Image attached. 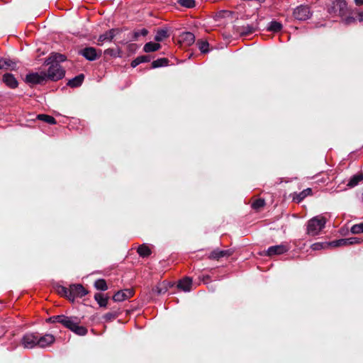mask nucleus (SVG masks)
<instances>
[{"label":"nucleus","mask_w":363,"mask_h":363,"mask_svg":"<svg viewBox=\"0 0 363 363\" xmlns=\"http://www.w3.org/2000/svg\"><path fill=\"white\" fill-rule=\"evenodd\" d=\"M312 15L310 8L306 5L297 6L293 12L294 19L297 21H306L310 18Z\"/></svg>","instance_id":"obj_5"},{"label":"nucleus","mask_w":363,"mask_h":363,"mask_svg":"<svg viewBox=\"0 0 363 363\" xmlns=\"http://www.w3.org/2000/svg\"><path fill=\"white\" fill-rule=\"evenodd\" d=\"M359 21H363V13H360L359 14Z\"/></svg>","instance_id":"obj_51"},{"label":"nucleus","mask_w":363,"mask_h":363,"mask_svg":"<svg viewBox=\"0 0 363 363\" xmlns=\"http://www.w3.org/2000/svg\"><path fill=\"white\" fill-rule=\"evenodd\" d=\"M84 79V75L83 74H80L72 79H69L67 82V86L70 87H78L81 86L83 81Z\"/></svg>","instance_id":"obj_21"},{"label":"nucleus","mask_w":363,"mask_h":363,"mask_svg":"<svg viewBox=\"0 0 363 363\" xmlns=\"http://www.w3.org/2000/svg\"><path fill=\"white\" fill-rule=\"evenodd\" d=\"M119 314L120 313L118 311L108 312L104 315V319L107 322L112 321L115 320Z\"/></svg>","instance_id":"obj_39"},{"label":"nucleus","mask_w":363,"mask_h":363,"mask_svg":"<svg viewBox=\"0 0 363 363\" xmlns=\"http://www.w3.org/2000/svg\"><path fill=\"white\" fill-rule=\"evenodd\" d=\"M357 6H361L363 4V0H354Z\"/></svg>","instance_id":"obj_50"},{"label":"nucleus","mask_w":363,"mask_h":363,"mask_svg":"<svg viewBox=\"0 0 363 363\" xmlns=\"http://www.w3.org/2000/svg\"><path fill=\"white\" fill-rule=\"evenodd\" d=\"M354 21H355V19L352 17H349L345 19V22L347 24L354 22Z\"/></svg>","instance_id":"obj_49"},{"label":"nucleus","mask_w":363,"mask_h":363,"mask_svg":"<svg viewBox=\"0 0 363 363\" xmlns=\"http://www.w3.org/2000/svg\"><path fill=\"white\" fill-rule=\"evenodd\" d=\"M169 37V35L167 33V30L165 29H160L158 30L155 36V40L156 42H161L165 38H167Z\"/></svg>","instance_id":"obj_30"},{"label":"nucleus","mask_w":363,"mask_h":363,"mask_svg":"<svg viewBox=\"0 0 363 363\" xmlns=\"http://www.w3.org/2000/svg\"><path fill=\"white\" fill-rule=\"evenodd\" d=\"M141 63L148 62L151 60L152 57L150 55L139 56Z\"/></svg>","instance_id":"obj_46"},{"label":"nucleus","mask_w":363,"mask_h":363,"mask_svg":"<svg viewBox=\"0 0 363 363\" xmlns=\"http://www.w3.org/2000/svg\"><path fill=\"white\" fill-rule=\"evenodd\" d=\"M108 296H105L101 293H96L94 295V299L98 303L100 307H106L108 302Z\"/></svg>","instance_id":"obj_22"},{"label":"nucleus","mask_w":363,"mask_h":363,"mask_svg":"<svg viewBox=\"0 0 363 363\" xmlns=\"http://www.w3.org/2000/svg\"><path fill=\"white\" fill-rule=\"evenodd\" d=\"M177 4L186 9H191L196 6V1L194 0H177Z\"/></svg>","instance_id":"obj_31"},{"label":"nucleus","mask_w":363,"mask_h":363,"mask_svg":"<svg viewBox=\"0 0 363 363\" xmlns=\"http://www.w3.org/2000/svg\"><path fill=\"white\" fill-rule=\"evenodd\" d=\"M233 254V250L230 249L225 250H220L219 249H216L208 255V259L218 261L220 260V259L223 257H228L231 256Z\"/></svg>","instance_id":"obj_11"},{"label":"nucleus","mask_w":363,"mask_h":363,"mask_svg":"<svg viewBox=\"0 0 363 363\" xmlns=\"http://www.w3.org/2000/svg\"><path fill=\"white\" fill-rule=\"evenodd\" d=\"M45 72L30 73L26 77V82L32 84H42L46 82Z\"/></svg>","instance_id":"obj_9"},{"label":"nucleus","mask_w":363,"mask_h":363,"mask_svg":"<svg viewBox=\"0 0 363 363\" xmlns=\"http://www.w3.org/2000/svg\"><path fill=\"white\" fill-rule=\"evenodd\" d=\"M312 193V189L311 188H307L300 192L299 194H296L293 196V200L297 203H300L302 200H303L308 195H310Z\"/></svg>","instance_id":"obj_23"},{"label":"nucleus","mask_w":363,"mask_h":363,"mask_svg":"<svg viewBox=\"0 0 363 363\" xmlns=\"http://www.w3.org/2000/svg\"><path fill=\"white\" fill-rule=\"evenodd\" d=\"M3 82L11 89H15L18 86V81L12 74L6 73L3 75Z\"/></svg>","instance_id":"obj_17"},{"label":"nucleus","mask_w":363,"mask_h":363,"mask_svg":"<svg viewBox=\"0 0 363 363\" xmlns=\"http://www.w3.org/2000/svg\"><path fill=\"white\" fill-rule=\"evenodd\" d=\"M138 253L140 257H147L150 255L151 250L150 247L145 245H141L137 250Z\"/></svg>","instance_id":"obj_28"},{"label":"nucleus","mask_w":363,"mask_h":363,"mask_svg":"<svg viewBox=\"0 0 363 363\" xmlns=\"http://www.w3.org/2000/svg\"><path fill=\"white\" fill-rule=\"evenodd\" d=\"M282 24L277 21H272L269 23L267 30L272 32L277 33L282 29Z\"/></svg>","instance_id":"obj_27"},{"label":"nucleus","mask_w":363,"mask_h":363,"mask_svg":"<svg viewBox=\"0 0 363 363\" xmlns=\"http://www.w3.org/2000/svg\"><path fill=\"white\" fill-rule=\"evenodd\" d=\"M141 63L140 60V58H139V56L138 57H136L134 60L132 61L131 62V66L133 67H137L138 65H140Z\"/></svg>","instance_id":"obj_47"},{"label":"nucleus","mask_w":363,"mask_h":363,"mask_svg":"<svg viewBox=\"0 0 363 363\" xmlns=\"http://www.w3.org/2000/svg\"><path fill=\"white\" fill-rule=\"evenodd\" d=\"M265 206V201L263 199H257L255 200L251 205V207L255 211H259Z\"/></svg>","instance_id":"obj_33"},{"label":"nucleus","mask_w":363,"mask_h":363,"mask_svg":"<svg viewBox=\"0 0 363 363\" xmlns=\"http://www.w3.org/2000/svg\"><path fill=\"white\" fill-rule=\"evenodd\" d=\"M79 320L77 317L72 316L68 317L65 315H63L61 323L63 326H65L66 328H68L70 330H73L74 326L76 324L79 323Z\"/></svg>","instance_id":"obj_13"},{"label":"nucleus","mask_w":363,"mask_h":363,"mask_svg":"<svg viewBox=\"0 0 363 363\" xmlns=\"http://www.w3.org/2000/svg\"><path fill=\"white\" fill-rule=\"evenodd\" d=\"M161 48V45L158 43L149 42L147 43L144 47L143 50L145 52H155Z\"/></svg>","instance_id":"obj_25"},{"label":"nucleus","mask_w":363,"mask_h":363,"mask_svg":"<svg viewBox=\"0 0 363 363\" xmlns=\"http://www.w3.org/2000/svg\"><path fill=\"white\" fill-rule=\"evenodd\" d=\"M56 291L58 294H60L62 296L67 297L69 300V288L68 289L63 286H57L56 287Z\"/></svg>","instance_id":"obj_35"},{"label":"nucleus","mask_w":363,"mask_h":363,"mask_svg":"<svg viewBox=\"0 0 363 363\" xmlns=\"http://www.w3.org/2000/svg\"><path fill=\"white\" fill-rule=\"evenodd\" d=\"M148 33V30L146 28L135 30L133 33V40H138L140 36H145Z\"/></svg>","instance_id":"obj_38"},{"label":"nucleus","mask_w":363,"mask_h":363,"mask_svg":"<svg viewBox=\"0 0 363 363\" xmlns=\"http://www.w3.org/2000/svg\"><path fill=\"white\" fill-rule=\"evenodd\" d=\"M6 64V59L0 57V69H4Z\"/></svg>","instance_id":"obj_48"},{"label":"nucleus","mask_w":363,"mask_h":363,"mask_svg":"<svg viewBox=\"0 0 363 363\" xmlns=\"http://www.w3.org/2000/svg\"><path fill=\"white\" fill-rule=\"evenodd\" d=\"M196 44L199 47V49L202 53H207L209 51V43H208V41L199 40Z\"/></svg>","instance_id":"obj_32"},{"label":"nucleus","mask_w":363,"mask_h":363,"mask_svg":"<svg viewBox=\"0 0 363 363\" xmlns=\"http://www.w3.org/2000/svg\"><path fill=\"white\" fill-rule=\"evenodd\" d=\"M351 233L353 234L363 233V223L354 225L351 228Z\"/></svg>","instance_id":"obj_42"},{"label":"nucleus","mask_w":363,"mask_h":363,"mask_svg":"<svg viewBox=\"0 0 363 363\" xmlns=\"http://www.w3.org/2000/svg\"><path fill=\"white\" fill-rule=\"evenodd\" d=\"M235 29L237 33L241 36H247L255 30V28L252 26L248 24L246 26H238Z\"/></svg>","instance_id":"obj_19"},{"label":"nucleus","mask_w":363,"mask_h":363,"mask_svg":"<svg viewBox=\"0 0 363 363\" xmlns=\"http://www.w3.org/2000/svg\"><path fill=\"white\" fill-rule=\"evenodd\" d=\"M134 291L132 289L118 291L113 295V300L116 302H121L132 297Z\"/></svg>","instance_id":"obj_12"},{"label":"nucleus","mask_w":363,"mask_h":363,"mask_svg":"<svg viewBox=\"0 0 363 363\" xmlns=\"http://www.w3.org/2000/svg\"><path fill=\"white\" fill-rule=\"evenodd\" d=\"M65 74V69L58 63L50 64L49 68L45 72L46 79L53 82H56L62 79Z\"/></svg>","instance_id":"obj_3"},{"label":"nucleus","mask_w":363,"mask_h":363,"mask_svg":"<svg viewBox=\"0 0 363 363\" xmlns=\"http://www.w3.org/2000/svg\"><path fill=\"white\" fill-rule=\"evenodd\" d=\"M62 317H63V315H54V316L49 318L47 320V322L52 323H61Z\"/></svg>","instance_id":"obj_44"},{"label":"nucleus","mask_w":363,"mask_h":363,"mask_svg":"<svg viewBox=\"0 0 363 363\" xmlns=\"http://www.w3.org/2000/svg\"><path fill=\"white\" fill-rule=\"evenodd\" d=\"M55 341V337L51 334L40 335L38 333V347L45 348L52 345Z\"/></svg>","instance_id":"obj_10"},{"label":"nucleus","mask_w":363,"mask_h":363,"mask_svg":"<svg viewBox=\"0 0 363 363\" xmlns=\"http://www.w3.org/2000/svg\"><path fill=\"white\" fill-rule=\"evenodd\" d=\"M38 333H28L23 335L21 345L26 349L38 347Z\"/></svg>","instance_id":"obj_4"},{"label":"nucleus","mask_w":363,"mask_h":363,"mask_svg":"<svg viewBox=\"0 0 363 363\" xmlns=\"http://www.w3.org/2000/svg\"><path fill=\"white\" fill-rule=\"evenodd\" d=\"M66 60V56L60 54L57 52H52L50 55L45 60V65H49L52 63H58L60 62H64Z\"/></svg>","instance_id":"obj_14"},{"label":"nucleus","mask_w":363,"mask_h":363,"mask_svg":"<svg viewBox=\"0 0 363 363\" xmlns=\"http://www.w3.org/2000/svg\"><path fill=\"white\" fill-rule=\"evenodd\" d=\"M330 247V245H328V242H316L312 245L311 248L313 250H319L323 248Z\"/></svg>","instance_id":"obj_41"},{"label":"nucleus","mask_w":363,"mask_h":363,"mask_svg":"<svg viewBox=\"0 0 363 363\" xmlns=\"http://www.w3.org/2000/svg\"><path fill=\"white\" fill-rule=\"evenodd\" d=\"M79 54L82 55L89 61H94L99 59L101 55V50H97L93 47H86L79 51Z\"/></svg>","instance_id":"obj_7"},{"label":"nucleus","mask_w":363,"mask_h":363,"mask_svg":"<svg viewBox=\"0 0 363 363\" xmlns=\"http://www.w3.org/2000/svg\"><path fill=\"white\" fill-rule=\"evenodd\" d=\"M6 68L4 69H7L9 68H11V69H14L16 67L15 62H12L10 60H6V64H5Z\"/></svg>","instance_id":"obj_45"},{"label":"nucleus","mask_w":363,"mask_h":363,"mask_svg":"<svg viewBox=\"0 0 363 363\" xmlns=\"http://www.w3.org/2000/svg\"><path fill=\"white\" fill-rule=\"evenodd\" d=\"M94 286L98 289V290H101V291H106L108 289V286H107V284H106V282L104 279H97L95 283H94Z\"/></svg>","instance_id":"obj_36"},{"label":"nucleus","mask_w":363,"mask_h":363,"mask_svg":"<svg viewBox=\"0 0 363 363\" xmlns=\"http://www.w3.org/2000/svg\"><path fill=\"white\" fill-rule=\"evenodd\" d=\"M363 240L359 238H348L347 242L348 245H357L362 243Z\"/></svg>","instance_id":"obj_43"},{"label":"nucleus","mask_w":363,"mask_h":363,"mask_svg":"<svg viewBox=\"0 0 363 363\" xmlns=\"http://www.w3.org/2000/svg\"><path fill=\"white\" fill-rule=\"evenodd\" d=\"M69 301H74L75 298H82L88 294V291L80 284L69 286Z\"/></svg>","instance_id":"obj_6"},{"label":"nucleus","mask_w":363,"mask_h":363,"mask_svg":"<svg viewBox=\"0 0 363 363\" xmlns=\"http://www.w3.org/2000/svg\"><path fill=\"white\" fill-rule=\"evenodd\" d=\"M210 279V277L208 275H206V276H204L203 277V280L205 281V280H207V279Z\"/></svg>","instance_id":"obj_52"},{"label":"nucleus","mask_w":363,"mask_h":363,"mask_svg":"<svg viewBox=\"0 0 363 363\" xmlns=\"http://www.w3.org/2000/svg\"><path fill=\"white\" fill-rule=\"evenodd\" d=\"M172 286L173 284H172L171 282L164 281L161 284L155 286L152 289V291L157 294V295L163 294H165L168 291V289Z\"/></svg>","instance_id":"obj_16"},{"label":"nucleus","mask_w":363,"mask_h":363,"mask_svg":"<svg viewBox=\"0 0 363 363\" xmlns=\"http://www.w3.org/2000/svg\"><path fill=\"white\" fill-rule=\"evenodd\" d=\"M72 332H74L77 335L83 336L86 335L88 330L85 327L80 326L79 325V324H76Z\"/></svg>","instance_id":"obj_37"},{"label":"nucleus","mask_w":363,"mask_h":363,"mask_svg":"<svg viewBox=\"0 0 363 363\" xmlns=\"http://www.w3.org/2000/svg\"><path fill=\"white\" fill-rule=\"evenodd\" d=\"M326 220L324 217L316 216L308 223L307 233L311 236L317 235L325 227Z\"/></svg>","instance_id":"obj_2"},{"label":"nucleus","mask_w":363,"mask_h":363,"mask_svg":"<svg viewBox=\"0 0 363 363\" xmlns=\"http://www.w3.org/2000/svg\"><path fill=\"white\" fill-rule=\"evenodd\" d=\"M169 60L166 57L157 59L156 60H154L152 62L151 68L155 69V68L167 66L169 65Z\"/></svg>","instance_id":"obj_26"},{"label":"nucleus","mask_w":363,"mask_h":363,"mask_svg":"<svg viewBox=\"0 0 363 363\" xmlns=\"http://www.w3.org/2000/svg\"><path fill=\"white\" fill-rule=\"evenodd\" d=\"M118 30L111 29L105 33L99 35L98 39V45H101L104 41H111L115 37Z\"/></svg>","instance_id":"obj_18"},{"label":"nucleus","mask_w":363,"mask_h":363,"mask_svg":"<svg viewBox=\"0 0 363 363\" xmlns=\"http://www.w3.org/2000/svg\"><path fill=\"white\" fill-rule=\"evenodd\" d=\"M361 181H363V174H354L350 179L348 183L347 184V186L350 188H353L356 186Z\"/></svg>","instance_id":"obj_24"},{"label":"nucleus","mask_w":363,"mask_h":363,"mask_svg":"<svg viewBox=\"0 0 363 363\" xmlns=\"http://www.w3.org/2000/svg\"><path fill=\"white\" fill-rule=\"evenodd\" d=\"M179 41L185 45L189 46L195 42V36L191 32H184L179 35Z\"/></svg>","instance_id":"obj_15"},{"label":"nucleus","mask_w":363,"mask_h":363,"mask_svg":"<svg viewBox=\"0 0 363 363\" xmlns=\"http://www.w3.org/2000/svg\"><path fill=\"white\" fill-rule=\"evenodd\" d=\"M328 245H330V247H338L340 246H347V238H342L340 240H333L328 242Z\"/></svg>","instance_id":"obj_34"},{"label":"nucleus","mask_w":363,"mask_h":363,"mask_svg":"<svg viewBox=\"0 0 363 363\" xmlns=\"http://www.w3.org/2000/svg\"><path fill=\"white\" fill-rule=\"evenodd\" d=\"M290 247L289 245L285 243H281L280 245H274L269 247L267 252H265V255L268 257H272L274 255H281L289 250Z\"/></svg>","instance_id":"obj_8"},{"label":"nucleus","mask_w":363,"mask_h":363,"mask_svg":"<svg viewBox=\"0 0 363 363\" xmlns=\"http://www.w3.org/2000/svg\"><path fill=\"white\" fill-rule=\"evenodd\" d=\"M191 279L189 277H185L179 281L177 287L184 291H189L191 290Z\"/></svg>","instance_id":"obj_20"},{"label":"nucleus","mask_w":363,"mask_h":363,"mask_svg":"<svg viewBox=\"0 0 363 363\" xmlns=\"http://www.w3.org/2000/svg\"><path fill=\"white\" fill-rule=\"evenodd\" d=\"M332 16H345L347 13V4L345 0H335L327 6Z\"/></svg>","instance_id":"obj_1"},{"label":"nucleus","mask_w":363,"mask_h":363,"mask_svg":"<svg viewBox=\"0 0 363 363\" xmlns=\"http://www.w3.org/2000/svg\"><path fill=\"white\" fill-rule=\"evenodd\" d=\"M37 118L49 124H56L57 123L54 117L46 114H39L37 116Z\"/></svg>","instance_id":"obj_29"},{"label":"nucleus","mask_w":363,"mask_h":363,"mask_svg":"<svg viewBox=\"0 0 363 363\" xmlns=\"http://www.w3.org/2000/svg\"><path fill=\"white\" fill-rule=\"evenodd\" d=\"M120 53H121V51H120V49H118V48H117V49L108 48L104 51L105 55H109V56L113 57H120Z\"/></svg>","instance_id":"obj_40"}]
</instances>
